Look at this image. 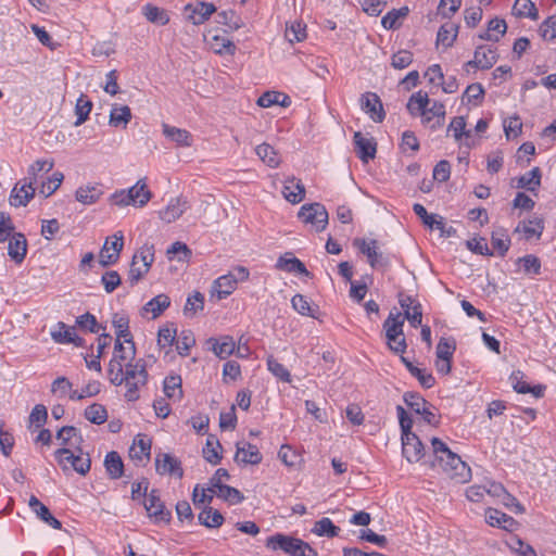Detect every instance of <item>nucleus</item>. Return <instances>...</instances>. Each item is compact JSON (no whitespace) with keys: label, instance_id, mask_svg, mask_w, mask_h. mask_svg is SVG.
<instances>
[{"label":"nucleus","instance_id":"obj_1","mask_svg":"<svg viewBox=\"0 0 556 556\" xmlns=\"http://www.w3.org/2000/svg\"><path fill=\"white\" fill-rule=\"evenodd\" d=\"M435 463L446 475L460 483L471 478L470 467L462 460L460 456L452 452L448 446L438 438L431 440Z\"/></svg>","mask_w":556,"mask_h":556},{"label":"nucleus","instance_id":"obj_2","mask_svg":"<svg viewBox=\"0 0 556 556\" xmlns=\"http://www.w3.org/2000/svg\"><path fill=\"white\" fill-rule=\"evenodd\" d=\"M429 103L428 93L419 90L410 96L406 108L412 115L420 116L425 126L437 129L444 123L445 106L439 101H433L428 108Z\"/></svg>","mask_w":556,"mask_h":556},{"label":"nucleus","instance_id":"obj_3","mask_svg":"<svg viewBox=\"0 0 556 556\" xmlns=\"http://www.w3.org/2000/svg\"><path fill=\"white\" fill-rule=\"evenodd\" d=\"M265 545L273 551L280 549L289 556H318L308 543L282 533H276L267 538Z\"/></svg>","mask_w":556,"mask_h":556},{"label":"nucleus","instance_id":"obj_4","mask_svg":"<svg viewBox=\"0 0 556 556\" xmlns=\"http://www.w3.org/2000/svg\"><path fill=\"white\" fill-rule=\"evenodd\" d=\"M148 381V372L143 359H138L136 363L128 362L125 365V397L129 402L139 399V390L144 387Z\"/></svg>","mask_w":556,"mask_h":556},{"label":"nucleus","instance_id":"obj_5","mask_svg":"<svg viewBox=\"0 0 556 556\" xmlns=\"http://www.w3.org/2000/svg\"><path fill=\"white\" fill-rule=\"evenodd\" d=\"M405 318L402 313L391 312L383 323L388 345L394 353L403 354L406 349V340L403 333Z\"/></svg>","mask_w":556,"mask_h":556},{"label":"nucleus","instance_id":"obj_6","mask_svg":"<svg viewBox=\"0 0 556 556\" xmlns=\"http://www.w3.org/2000/svg\"><path fill=\"white\" fill-rule=\"evenodd\" d=\"M55 458L64 471L73 469L85 476L90 470V457L88 454H84L79 446L75 452L68 447L60 448L55 452Z\"/></svg>","mask_w":556,"mask_h":556},{"label":"nucleus","instance_id":"obj_7","mask_svg":"<svg viewBox=\"0 0 556 556\" xmlns=\"http://www.w3.org/2000/svg\"><path fill=\"white\" fill-rule=\"evenodd\" d=\"M123 248L124 235L122 231H116L113 236L105 239L99 253V264L102 267H109L116 264L119 260Z\"/></svg>","mask_w":556,"mask_h":556},{"label":"nucleus","instance_id":"obj_8","mask_svg":"<svg viewBox=\"0 0 556 556\" xmlns=\"http://www.w3.org/2000/svg\"><path fill=\"white\" fill-rule=\"evenodd\" d=\"M353 245L357 248L363 254L366 255L368 263L372 268H382L389 265V260L379 250V244L377 240L355 238L353 240Z\"/></svg>","mask_w":556,"mask_h":556},{"label":"nucleus","instance_id":"obj_9","mask_svg":"<svg viewBox=\"0 0 556 556\" xmlns=\"http://www.w3.org/2000/svg\"><path fill=\"white\" fill-rule=\"evenodd\" d=\"M299 217L303 223L312 225L316 231H321L328 224V212L320 203L305 204L300 208Z\"/></svg>","mask_w":556,"mask_h":556},{"label":"nucleus","instance_id":"obj_10","mask_svg":"<svg viewBox=\"0 0 556 556\" xmlns=\"http://www.w3.org/2000/svg\"><path fill=\"white\" fill-rule=\"evenodd\" d=\"M404 402L410 407L416 414L422 416L424 420L429 425H437L439 422L437 415L431 412V404L428 403L418 393L407 392L404 394Z\"/></svg>","mask_w":556,"mask_h":556},{"label":"nucleus","instance_id":"obj_11","mask_svg":"<svg viewBox=\"0 0 556 556\" xmlns=\"http://www.w3.org/2000/svg\"><path fill=\"white\" fill-rule=\"evenodd\" d=\"M498 55L495 48L490 46H479L475 50L473 59L468 61L466 68L489 70L497 62Z\"/></svg>","mask_w":556,"mask_h":556},{"label":"nucleus","instance_id":"obj_12","mask_svg":"<svg viewBox=\"0 0 556 556\" xmlns=\"http://www.w3.org/2000/svg\"><path fill=\"white\" fill-rule=\"evenodd\" d=\"M184 11L189 22L193 25H201L216 12V7L213 3L198 1L185 5Z\"/></svg>","mask_w":556,"mask_h":556},{"label":"nucleus","instance_id":"obj_13","mask_svg":"<svg viewBox=\"0 0 556 556\" xmlns=\"http://www.w3.org/2000/svg\"><path fill=\"white\" fill-rule=\"evenodd\" d=\"M399 303L404 311L403 317L407 319L412 327L417 328L422 321L421 304L410 295L400 293Z\"/></svg>","mask_w":556,"mask_h":556},{"label":"nucleus","instance_id":"obj_14","mask_svg":"<svg viewBox=\"0 0 556 556\" xmlns=\"http://www.w3.org/2000/svg\"><path fill=\"white\" fill-rule=\"evenodd\" d=\"M402 453L409 463H417L424 457V444L415 433L402 437Z\"/></svg>","mask_w":556,"mask_h":556},{"label":"nucleus","instance_id":"obj_15","mask_svg":"<svg viewBox=\"0 0 556 556\" xmlns=\"http://www.w3.org/2000/svg\"><path fill=\"white\" fill-rule=\"evenodd\" d=\"M155 468L160 475H170L178 478L184 476L180 460L167 453L159 454L155 457Z\"/></svg>","mask_w":556,"mask_h":556},{"label":"nucleus","instance_id":"obj_16","mask_svg":"<svg viewBox=\"0 0 556 556\" xmlns=\"http://www.w3.org/2000/svg\"><path fill=\"white\" fill-rule=\"evenodd\" d=\"M263 457L256 445L249 442L237 443L235 462L242 465H257Z\"/></svg>","mask_w":556,"mask_h":556},{"label":"nucleus","instance_id":"obj_17","mask_svg":"<svg viewBox=\"0 0 556 556\" xmlns=\"http://www.w3.org/2000/svg\"><path fill=\"white\" fill-rule=\"evenodd\" d=\"M362 110L365 111L374 122L380 123L386 114L381 100L376 93L368 92L361 100Z\"/></svg>","mask_w":556,"mask_h":556},{"label":"nucleus","instance_id":"obj_18","mask_svg":"<svg viewBox=\"0 0 556 556\" xmlns=\"http://www.w3.org/2000/svg\"><path fill=\"white\" fill-rule=\"evenodd\" d=\"M353 139L355 152L364 163H367L369 160L375 157L376 142L374 141V138H367L361 131H356Z\"/></svg>","mask_w":556,"mask_h":556},{"label":"nucleus","instance_id":"obj_19","mask_svg":"<svg viewBox=\"0 0 556 556\" xmlns=\"http://www.w3.org/2000/svg\"><path fill=\"white\" fill-rule=\"evenodd\" d=\"M36 188L24 181L17 182L10 194V204L15 207L26 206L34 198Z\"/></svg>","mask_w":556,"mask_h":556},{"label":"nucleus","instance_id":"obj_20","mask_svg":"<svg viewBox=\"0 0 556 556\" xmlns=\"http://www.w3.org/2000/svg\"><path fill=\"white\" fill-rule=\"evenodd\" d=\"M8 254L16 264H21L27 254V240L21 232L9 237Z\"/></svg>","mask_w":556,"mask_h":556},{"label":"nucleus","instance_id":"obj_21","mask_svg":"<svg viewBox=\"0 0 556 556\" xmlns=\"http://www.w3.org/2000/svg\"><path fill=\"white\" fill-rule=\"evenodd\" d=\"M51 338L55 343L81 345V339L76 336L74 327H67L64 323L59 321L51 330Z\"/></svg>","mask_w":556,"mask_h":556},{"label":"nucleus","instance_id":"obj_22","mask_svg":"<svg viewBox=\"0 0 556 556\" xmlns=\"http://www.w3.org/2000/svg\"><path fill=\"white\" fill-rule=\"evenodd\" d=\"M188 208V202L184 198H175L169 201L167 206L160 211L159 215L165 223H173L178 219Z\"/></svg>","mask_w":556,"mask_h":556},{"label":"nucleus","instance_id":"obj_23","mask_svg":"<svg viewBox=\"0 0 556 556\" xmlns=\"http://www.w3.org/2000/svg\"><path fill=\"white\" fill-rule=\"evenodd\" d=\"M144 507L149 516L154 517L157 521H169L170 513L164 510V504L154 490L148 495L144 502Z\"/></svg>","mask_w":556,"mask_h":556},{"label":"nucleus","instance_id":"obj_24","mask_svg":"<svg viewBox=\"0 0 556 556\" xmlns=\"http://www.w3.org/2000/svg\"><path fill=\"white\" fill-rule=\"evenodd\" d=\"M29 507L43 522L52 527L53 529L60 530L62 528L61 521L53 517L49 508L43 505L35 495L29 498Z\"/></svg>","mask_w":556,"mask_h":556},{"label":"nucleus","instance_id":"obj_25","mask_svg":"<svg viewBox=\"0 0 556 556\" xmlns=\"http://www.w3.org/2000/svg\"><path fill=\"white\" fill-rule=\"evenodd\" d=\"M163 135L175 142L179 147H191L193 142L192 135L182 128H178L175 126H169L167 124H163Z\"/></svg>","mask_w":556,"mask_h":556},{"label":"nucleus","instance_id":"obj_26","mask_svg":"<svg viewBox=\"0 0 556 556\" xmlns=\"http://www.w3.org/2000/svg\"><path fill=\"white\" fill-rule=\"evenodd\" d=\"M282 193L287 201L296 204L304 199L305 188L301 180L292 177L286 180Z\"/></svg>","mask_w":556,"mask_h":556},{"label":"nucleus","instance_id":"obj_27","mask_svg":"<svg viewBox=\"0 0 556 556\" xmlns=\"http://www.w3.org/2000/svg\"><path fill=\"white\" fill-rule=\"evenodd\" d=\"M131 117L132 115L129 106L114 104L110 112L109 124L112 127L126 128L131 121Z\"/></svg>","mask_w":556,"mask_h":556},{"label":"nucleus","instance_id":"obj_28","mask_svg":"<svg viewBox=\"0 0 556 556\" xmlns=\"http://www.w3.org/2000/svg\"><path fill=\"white\" fill-rule=\"evenodd\" d=\"M53 160H37L28 167L27 177L23 181L35 187L39 180L40 173H48L53 168Z\"/></svg>","mask_w":556,"mask_h":556},{"label":"nucleus","instance_id":"obj_29","mask_svg":"<svg viewBox=\"0 0 556 556\" xmlns=\"http://www.w3.org/2000/svg\"><path fill=\"white\" fill-rule=\"evenodd\" d=\"M237 288L235 278L226 274L218 277L213 283V294L215 293L218 300H223L230 295Z\"/></svg>","mask_w":556,"mask_h":556},{"label":"nucleus","instance_id":"obj_30","mask_svg":"<svg viewBox=\"0 0 556 556\" xmlns=\"http://www.w3.org/2000/svg\"><path fill=\"white\" fill-rule=\"evenodd\" d=\"M102 194L103 191L100 185H87L79 187L76 190L75 197L78 202L89 205L96 203Z\"/></svg>","mask_w":556,"mask_h":556},{"label":"nucleus","instance_id":"obj_31","mask_svg":"<svg viewBox=\"0 0 556 556\" xmlns=\"http://www.w3.org/2000/svg\"><path fill=\"white\" fill-rule=\"evenodd\" d=\"M290 103V97L278 91H266L257 100V104L262 108H270L276 104L287 108Z\"/></svg>","mask_w":556,"mask_h":556},{"label":"nucleus","instance_id":"obj_32","mask_svg":"<svg viewBox=\"0 0 556 556\" xmlns=\"http://www.w3.org/2000/svg\"><path fill=\"white\" fill-rule=\"evenodd\" d=\"M151 451V440L146 434H137L129 450V455L134 459L141 460L149 457Z\"/></svg>","mask_w":556,"mask_h":556},{"label":"nucleus","instance_id":"obj_33","mask_svg":"<svg viewBox=\"0 0 556 556\" xmlns=\"http://www.w3.org/2000/svg\"><path fill=\"white\" fill-rule=\"evenodd\" d=\"M105 470L111 479H118L123 476L124 464L119 454L115 451L109 452L104 459Z\"/></svg>","mask_w":556,"mask_h":556},{"label":"nucleus","instance_id":"obj_34","mask_svg":"<svg viewBox=\"0 0 556 556\" xmlns=\"http://www.w3.org/2000/svg\"><path fill=\"white\" fill-rule=\"evenodd\" d=\"M170 305V299L168 295L161 293L153 299H151L143 306V312L147 314H151L152 318L159 317L168 306Z\"/></svg>","mask_w":556,"mask_h":556},{"label":"nucleus","instance_id":"obj_35","mask_svg":"<svg viewBox=\"0 0 556 556\" xmlns=\"http://www.w3.org/2000/svg\"><path fill=\"white\" fill-rule=\"evenodd\" d=\"M507 25L504 20L493 18L488 24V29L480 34L479 37L483 40L498 41L502 36L505 35Z\"/></svg>","mask_w":556,"mask_h":556},{"label":"nucleus","instance_id":"obj_36","mask_svg":"<svg viewBox=\"0 0 556 556\" xmlns=\"http://www.w3.org/2000/svg\"><path fill=\"white\" fill-rule=\"evenodd\" d=\"M210 342L213 343L212 350L217 357L220 359H226L235 352L236 343L232 337L225 336L222 337L219 341L215 339H210Z\"/></svg>","mask_w":556,"mask_h":556},{"label":"nucleus","instance_id":"obj_37","mask_svg":"<svg viewBox=\"0 0 556 556\" xmlns=\"http://www.w3.org/2000/svg\"><path fill=\"white\" fill-rule=\"evenodd\" d=\"M142 14L150 23L153 24L166 25L169 22L167 11L151 3L142 7Z\"/></svg>","mask_w":556,"mask_h":556},{"label":"nucleus","instance_id":"obj_38","mask_svg":"<svg viewBox=\"0 0 556 556\" xmlns=\"http://www.w3.org/2000/svg\"><path fill=\"white\" fill-rule=\"evenodd\" d=\"M128 190L129 194H131V198L134 199L132 205L135 206H144L152 197L151 192L148 190L146 181L142 179L138 180L137 184Z\"/></svg>","mask_w":556,"mask_h":556},{"label":"nucleus","instance_id":"obj_39","mask_svg":"<svg viewBox=\"0 0 556 556\" xmlns=\"http://www.w3.org/2000/svg\"><path fill=\"white\" fill-rule=\"evenodd\" d=\"M276 267L288 273H298L305 276L309 275L305 265L296 257L281 256L277 261Z\"/></svg>","mask_w":556,"mask_h":556},{"label":"nucleus","instance_id":"obj_40","mask_svg":"<svg viewBox=\"0 0 556 556\" xmlns=\"http://www.w3.org/2000/svg\"><path fill=\"white\" fill-rule=\"evenodd\" d=\"M312 532L317 536L334 538L339 534L340 528L334 526L330 518L323 517L314 523Z\"/></svg>","mask_w":556,"mask_h":556},{"label":"nucleus","instance_id":"obj_41","mask_svg":"<svg viewBox=\"0 0 556 556\" xmlns=\"http://www.w3.org/2000/svg\"><path fill=\"white\" fill-rule=\"evenodd\" d=\"M491 244L498 255L504 256L510 245L507 231L503 228L495 229L491 236Z\"/></svg>","mask_w":556,"mask_h":556},{"label":"nucleus","instance_id":"obj_42","mask_svg":"<svg viewBox=\"0 0 556 556\" xmlns=\"http://www.w3.org/2000/svg\"><path fill=\"white\" fill-rule=\"evenodd\" d=\"M485 520L490 526L501 527L503 529H507L515 521L513 517L494 508L486 509Z\"/></svg>","mask_w":556,"mask_h":556},{"label":"nucleus","instance_id":"obj_43","mask_svg":"<svg viewBox=\"0 0 556 556\" xmlns=\"http://www.w3.org/2000/svg\"><path fill=\"white\" fill-rule=\"evenodd\" d=\"M257 156L269 167L275 168L280 164V156L277 151L268 143H262L256 147Z\"/></svg>","mask_w":556,"mask_h":556},{"label":"nucleus","instance_id":"obj_44","mask_svg":"<svg viewBox=\"0 0 556 556\" xmlns=\"http://www.w3.org/2000/svg\"><path fill=\"white\" fill-rule=\"evenodd\" d=\"M458 34V26L453 23L443 24L437 35V43L444 46L445 48L451 47Z\"/></svg>","mask_w":556,"mask_h":556},{"label":"nucleus","instance_id":"obj_45","mask_svg":"<svg viewBox=\"0 0 556 556\" xmlns=\"http://www.w3.org/2000/svg\"><path fill=\"white\" fill-rule=\"evenodd\" d=\"M407 14V7H403L397 10L393 9L382 17L381 25L386 29H397L401 26V20H403Z\"/></svg>","mask_w":556,"mask_h":556},{"label":"nucleus","instance_id":"obj_46","mask_svg":"<svg viewBox=\"0 0 556 556\" xmlns=\"http://www.w3.org/2000/svg\"><path fill=\"white\" fill-rule=\"evenodd\" d=\"M163 390L168 399L179 401L182 397L180 376L166 377L164 380Z\"/></svg>","mask_w":556,"mask_h":556},{"label":"nucleus","instance_id":"obj_47","mask_svg":"<svg viewBox=\"0 0 556 556\" xmlns=\"http://www.w3.org/2000/svg\"><path fill=\"white\" fill-rule=\"evenodd\" d=\"M219 448H222L219 441L214 435H208L203 447V457L212 465H217L222 459Z\"/></svg>","mask_w":556,"mask_h":556},{"label":"nucleus","instance_id":"obj_48","mask_svg":"<svg viewBox=\"0 0 556 556\" xmlns=\"http://www.w3.org/2000/svg\"><path fill=\"white\" fill-rule=\"evenodd\" d=\"M176 350L180 356H188L190 349L195 344V338L191 330H182L176 337Z\"/></svg>","mask_w":556,"mask_h":556},{"label":"nucleus","instance_id":"obj_49","mask_svg":"<svg viewBox=\"0 0 556 556\" xmlns=\"http://www.w3.org/2000/svg\"><path fill=\"white\" fill-rule=\"evenodd\" d=\"M56 438L62 441L63 445H76V447L79 446L83 441L79 431L73 426L62 427L58 431Z\"/></svg>","mask_w":556,"mask_h":556},{"label":"nucleus","instance_id":"obj_50","mask_svg":"<svg viewBox=\"0 0 556 556\" xmlns=\"http://www.w3.org/2000/svg\"><path fill=\"white\" fill-rule=\"evenodd\" d=\"M91 109H92V102L87 98V96L81 94L77 99L76 105H75V114L77 116V119L75 121L74 125L76 127L80 126L88 119Z\"/></svg>","mask_w":556,"mask_h":556},{"label":"nucleus","instance_id":"obj_51","mask_svg":"<svg viewBox=\"0 0 556 556\" xmlns=\"http://www.w3.org/2000/svg\"><path fill=\"white\" fill-rule=\"evenodd\" d=\"M113 326L117 337L116 341L124 340V342H132V337L129 331V320L126 316L115 314L113 317Z\"/></svg>","mask_w":556,"mask_h":556},{"label":"nucleus","instance_id":"obj_52","mask_svg":"<svg viewBox=\"0 0 556 556\" xmlns=\"http://www.w3.org/2000/svg\"><path fill=\"white\" fill-rule=\"evenodd\" d=\"M215 495L230 504H239L244 500L242 493L230 485L224 484L215 489Z\"/></svg>","mask_w":556,"mask_h":556},{"label":"nucleus","instance_id":"obj_53","mask_svg":"<svg viewBox=\"0 0 556 556\" xmlns=\"http://www.w3.org/2000/svg\"><path fill=\"white\" fill-rule=\"evenodd\" d=\"M514 14L519 17H539L538 10L531 0H516L513 7Z\"/></svg>","mask_w":556,"mask_h":556},{"label":"nucleus","instance_id":"obj_54","mask_svg":"<svg viewBox=\"0 0 556 556\" xmlns=\"http://www.w3.org/2000/svg\"><path fill=\"white\" fill-rule=\"evenodd\" d=\"M198 518L200 523L207 528H218L224 522L223 515L211 507L201 511Z\"/></svg>","mask_w":556,"mask_h":556},{"label":"nucleus","instance_id":"obj_55","mask_svg":"<svg viewBox=\"0 0 556 556\" xmlns=\"http://www.w3.org/2000/svg\"><path fill=\"white\" fill-rule=\"evenodd\" d=\"M85 417L92 424L102 425L108 419V412L103 405L93 403L85 409Z\"/></svg>","mask_w":556,"mask_h":556},{"label":"nucleus","instance_id":"obj_56","mask_svg":"<svg viewBox=\"0 0 556 556\" xmlns=\"http://www.w3.org/2000/svg\"><path fill=\"white\" fill-rule=\"evenodd\" d=\"M541 185V170L539 167L532 168L530 172L521 176L518 180V187L533 191Z\"/></svg>","mask_w":556,"mask_h":556},{"label":"nucleus","instance_id":"obj_57","mask_svg":"<svg viewBox=\"0 0 556 556\" xmlns=\"http://www.w3.org/2000/svg\"><path fill=\"white\" fill-rule=\"evenodd\" d=\"M211 48L217 54L233 55L236 52L235 43L228 38L218 35L212 38Z\"/></svg>","mask_w":556,"mask_h":556},{"label":"nucleus","instance_id":"obj_58","mask_svg":"<svg viewBox=\"0 0 556 556\" xmlns=\"http://www.w3.org/2000/svg\"><path fill=\"white\" fill-rule=\"evenodd\" d=\"M63 178L64 176L62 173H53L51 177H49L46 181L41 182L39 193L42 194L45 198L50 197L59 189L63 181Z\"/></svg>","mask_w":556,"mask_h":556},{"label":"nucleus","instance_id":"obj_59","mask_svg":"<svg viewBox=\"0 0 556 556\" xmlns=\"http://www.w3.org/2000/svg\"><path fill=\"white\" fill-rule=\"evenodd\" d=\"M447 132H452L456 141H460L463 137L469 138L471 135V131L466 129V121L463 116H456L451 121Z\"/></svg>","mask_w":556,"mask_h":556},{"label":"nucleus","instance_id":"obj_60","mask_svg":"<svg viewBox=\"0 0 556 556\" xmlns=\"http://www.w3.org/2000/svg\"><path fill=\"white\" fill-rule=\"evenodd\" d=\"M543 222L540 218H532L523 222L520 226H518L517 230H521L527 239L532 237H540L543 231Z\"/></svg>","mask_w":556,"mask_h":556},{"label":"nucleus","instance_id":"obj_61","mask_svg":"<svg viewBox=\"0 0 556 556\" xmlns=\"http://www.w3.org/2000/svg\"><path fill=\"white\" fill-rule=\"evenodd\" d=\"M109 377L110 381L115 386H121L124 383L125 380V368L123 364L116 359V357H113L109 364Z\"/></svg>","mask_w":556,"mask_h":556},{"label":"nucleus","instance_id":"obj_62","mask_svg":"<svg viewBox=\"0 0 556 556\" xmlns=\"http://www.w3.org/2000/svg\"><path fill=\"white\" fill-rule=\"evenodd\" d=\"M292 307L301 315L303 316H309L313 318H316L315 316V308H313L307 300L306 296L302 294H295L291 299Z\"/></svg>","mask_w":556,"mask_h":556},{"label":"nucleus","instance_id":"obj_63","mask_svg":"<svg viewBox=\"0 0 556 556\" xmlns=\"http://www.w3.org/2000/svg\"><path fill=\"white\" fill-rule=\"evenodd\" d=\"M177 329L173 326H165L159 329L157 345L161 349L170 348L176 341Z\"/></svg>","mask_w":556,"mask_h":556},{"label":"nucleus","instance_id":"obj_64","mask_svg":"<svg viewBox=\"0 0 556 556\" xmlns=\"http://www.w3.org/2000/svg\"><path fill=\"white\" fill-rule=\"evenodd\" d=\"M73 391V384L66 377H58L51 383V393L60 399L70 396Z\"/></svg>","mask_w":556,"mask_h":556}]
</instances>
